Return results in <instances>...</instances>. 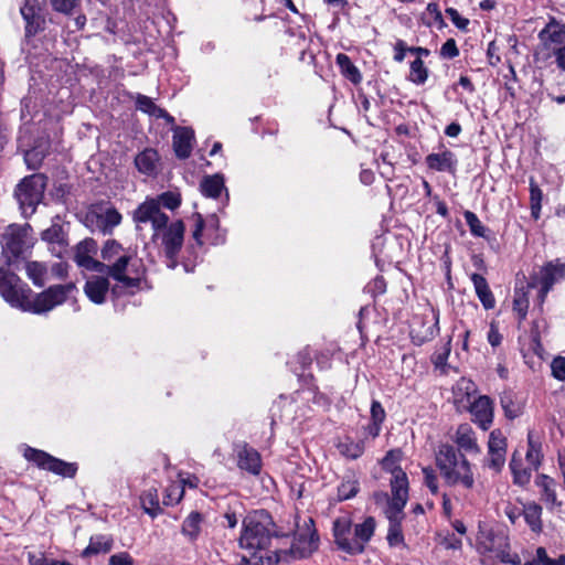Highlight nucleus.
Wrapping results in <instances>:
<instances>
[{"mask_svg":"<svg viewBox=\"0 0 565 565\" xmlns=\"http://www.w3.org/2000/svg\"><path fill=\"white\" fill-rule=\"evenodd\" d=\"M238 543L245 551L244 565H275L280 559L279 536L266 512H254L244 519Z\"/></svg>","mask_w":565,"mask_h":565,"instance_id":"nucleus-1","label":"nucleus"},{"mask_svg":"<svg viewBox=\"0 0 565 565\" xmlns=\"http://www.w3.org/2000/svg\"><path fill=\"white\" fill-rule=\"evenodd\" d=\"M395 452L390 451L383 459L384 469L388 470L392 475L390 483L392 486V500L388 508L384 510L387 519L390 520V527L387 532V542L390 546H397L403 544L404 536L401 527V520L403 518V509L408 500V479L402 468L396 467Z\"/></svg>","mask_w":565,"mask_h":565,"instance_id":"nucleus-2","label":"nucleus"},{"mask_svg":"<svg viewBox=\"0 0 565 565\" xmlns=\"http://www.w3.org/2000/svg\"><path fill=\"white\" fill-rule=\"evenodd\" d=\"M435 460L446 484L461 486L465 489L473 488L475 478L471 465L454 446L440 445L436 450Z\"/></svg>","mask_w":565,"mask_h":565,"instance_id":"nucleus-3","label":"nucleus"},{"mask_svg":"<svg viewBox=\"0 0 565 565\" xmlns=\"http://www.w3.org/2000/svg\"><path fill=\"white\" fill-rule=\"evenodd\" d=\"M143 268L141 259L137 258L135 253L126 252L113 264L106 265L107 274L117 285L113 288V294L119 296L122 290L138 289L143 278Z\"/></svg>","mask_w":565,"mask_h":565,"instance_id":"nucleus-4","label":"nucleus"},{"mask_svg":"<svg viewBox=\"0 0 565 565\" xmlns=\"http://www.w3.org/2000/svg\"><path fill=\"white\" fill-rule=\"evenodd\" d=\"M46 188V178L41 173L25 177L14 191L22 214L31 216L42 201Z\"/></svg>","mask_w":565,"mask_h":565,"instance_id":"nucleus-5","label":"nucleus"},{"mask_svg":"<svg viewBox=\"0 0 565 565\" xmlns=\"http://www.w3.org/2000/svg\"><path fill=\"white\" fill-rule=\"evenodd\" d=\"M74 291H76L74 282L50 286L33 298H30L26 311L35 315L46 313L55 307L63 305Z\"/></svg>","mask_w":565,"mask_h":565,"instance_id":"nucleus-6","label":"nucleus"},{"mask_svg":"<svg viewBox=\"0 0 565 565\" xmlns=\"http://www.w3.org/2000/svg\"><path fill=\"white\" fill-rule=\"evenodd\" d=\"M132 220L138 231H141L146 224L151 225L153 231V242L159 239L161 230L167 227V224L170 221L168 214L162 212L154 199H147L145 202L139 204L132 213Z\"/></svg>","mask_w":565,"mask_h":565,"instance_id":"nucleus-7","label":"nucleus"},{"mask_svg":"<svg viewBox=\"0 0 565 565\" xmlns=\"http://www.w3.org/2000/svg\"><path fill=\"white\" fill-rule=\"evenodd\" d=\"M31 290L22 285L20 278L8 270L0 269V295L12 307L26 311Z\"/></svg>","mask_w":565,"mask_h":565,"instance_id":"nucleus-8","label":"nucleus"},{"mask_svg":"<svg viewBox=\"0 0 565 565\" xmlns=\"http://www.w3.org/2000/svg\"><path fill=\"white\" fill-rule=\"evenodd\" d=\"M184 232L185 226L181 220L169 221L167 227L160 232L159 238L168 258V267L171 269L177 267V256L183 246Z\"/></svg>","mask_w":565,"mask_h":565,"instance_id":"nucleus-9","label":"nucleus"},{"mask_svg":"<svg viewBox=\"0 0 565 565\" xmlns=\"http://www.w3.org/2000/svg\"><path fill=\"white\" fill-rule=\"evenodd\" d=\"M23 456L28 461L34 462L39 468L62 477L72 478L77 471L75 463L63 461L43 450H39L32 447H25Z\"/></svg>","mask_w":565,"mask_h":565,"instance_id":"nucleus-10","label":"nucleus"},{"mask_svg":"<svg viewBox=\"0 0 565 565\" xmlns=\"http://www.w3.org/2000/svg\"><path fill=\"white\" fill-rule=\"evenodd\" d=\"M1 246L8 262L11 263L30 247L26 231L19 226H9L2 235Z\"/></svg>","mask_w":565,"mask_h":565,"instance_id":"nucleus-11","label":"nucleus"},{"mask_svg":"<svg viewBox=\"0 0 565 565\" xmlns=\"http://www.w3.org/2000/svg\"><path fill=\"white\" fill-rule=\"evenodd\" d=\"M96 253L97 243L93 238H85L76 245L74 260L79 267L104 274L106 270V264L94 258Z\"/></svg>","mask_w":565,"mask_h":565,"instance_id":"nucleus-12","label":"nucleus"},{"mask_svg":"<svg viewBox=\"0 0 565 565\" xmlns=\"http://www.w3.org/2000/svg\"><path fill=\"white\" fill-rule=\"evenodd\" d=\"M565 278V264L558 259L546 263L540 270L536 282L541 286L540 300L544 301L553 285Z\"/></svg>","mask_w":565,"mask_h":565,"instance_id":"nucleus-13","label":"nucleus"},{"mask_svg":"<svg viewBox=\"0 0 565 565\" xmlns=\"http://www.w3.org/2000/svg\"><path fill=\"white\" fill-rule=\"evenodd\" d=\"M312 519L305 522L306 529L299 530L294 537L290 546V553L295 557H307L318 547V537L313 529H311Z\"/></svg>","mask_w":565,"mask_h":565,"instance_id":"nucleus-14","label":"nucleus"},{"mask_svg":"<svg viewBox=\"0 0 565 565\" xmlns=\"http://www.w3.org/2000/svg\"><path fill=\"white\" fill-rule=\"evenodd\" d=\"M86 221L95 225L103 234H110L120 224L121 214L114 207H98L87 213Z\"/></svg>","mask_w":565,"mask_h":565,"instance_id":"nucleus-15","label":"nucleus"},{"mask_svg":"<svg viewBox=\"0 0 565 565\" xmlns=\"http://www.w3.org/2000/svg\"><path fill=\"white\" fill-rule=\"evenodd\" d=\"M351 520L347 516L338 518L333 522V536L337 546L350 554H361V546L356 543H352L353 536H351Z\"/></svg>","mask_w":565,"mask_h":565,"instance_id":"nucleus-16","label":"nucleus"},{"mask_svg":"<svg viewBox=\"0 0 565 565\" xmlns=\"http://www.w3.org/2000/svg\"><path fill=\"white\" fill-rule=\"evenodd\" d=\"M539 39L544 49L554 51L565 46V24L552 20L540 31Z\"/></svg>","mask_w":565,"mask_h":565,"instance_id":"nucleus-17","label":"nucleus"},{"mask_svg":"<svg viewBox=\"0 0 565 565\" xmlns=\"http://www.w3.org/2000/svg\"><path fill=\"white\" fill-rule=\"evenodd\" d=\"M472 420L482 429L488 430L493 422L492 401L483 395L479 396L470 406Z\"/></svg>","mask_w":565,"mask_h":565,"instance_id":"nucleus-18","label":"nucleus"},{"mask_svg":"<svg viewBox=\"0 0 565 565\" xmlns=\"http://www.w3.org/2000/svg\"><path fill=\"white\" fill-rule=\"evenodd\" d=\"M535 486L540 489L541 501L544 502L548 510H555L562 507L558 500L556 489L557 482L547 475H539L535 479Z\"/></svg>","mask_w":565,"mask_h":565,"instance_id":"nucleus-19","label":"nucleus"},{"mask_svg":"<svg viewBox=\"0 0 565 565\" xmlns=\"http://www.w3.org/2000/svg\"><path fill=\"white\" fill-rule=\"evenodd\" d=\"M173 149L179 159H186L191 156L194 131L189 127H175L173 129Z\"/></svg>","mask_w":565,"mask_h":565,"instance_id":"nucleus-20","label":"nucleus"},{"mask_svg":"<svg viewBox=\"0 0 565 565\" xmlns=\"http://www.w3.org/2000/svg\"><path fill=\"white\" fill-rule=\"evenodd\" d=\"M426 163L429 169L439 172L455 173L458 160L450 150H444L438 153H430L426 157Z\"/></svg>","mask_w":565,"mask_h":565,"instance_id":"nucleus-21","label":"nucleus"},{"mask_svg":"<svg viewBox=\"0 0 565 565\" xmlns=\"http://www.w3.org/2000/svg\"><path fill=\"white\" fill-rule=\"evenodd\" d=\"M21 14L25 21L26 35H34L42 23L41 8L38 0H25L21 8Z\"/></svg>","mask_w":565,"mask_h":565,"instance_id":"nucleus-22","label":"nucleus"},{"mask_svg":"<svg viewBox=\"0 0 565 565\" xmlns=\"http://www.w3.org/2000/svg\"><path fill=\"white\" fill-rule=\"evenodd\" d=\"M84 291L90 301L102 305L105 302L109 291V281L106 277H92L86 281Z\"/></svg>","mask_w":565,"mask_h":565,"instance_id":"nucleus-23","label":"nucleus"},{"mask_svg":"<svg viewBox=\"0 0 565 565\" xmlns=\"http://www.w3.org/2000/svg\"><path fill=\"white\" fill-rule=\"evenodd\" d=\"M237 465L241 469L257 475L260 471V456L255 449L242 446L237 450Z\"/></svg>","mask_w":565,"mask_h":565,"instance_id":"nucleus-24","label":"nucleus"},{"mask_svg":"<svg viewBox=\"0 0 565 565\" xmlns=\"http://www.w3.org/2000/svg\"><path fill=\"white\" fill-rule=\"evenodd\" d=\"M455 441L462 450L467 452H480L477 438L472 427L469 424H461L456 430Z\"/></svg>","mask_w":565,"mask_h":565,"instance_id":"nucleus-25","label":"nucleus"},{"mask_svg":"<svg viewBox=\"0 0 565 565\" xmlns=\"http://www.w3.org/2000/svg\"><path fill=\"white\" fill-rule=\"evenodd\" d=\"M159 154L154 149H145L135 158V164L139 172L151 175L157 171Z\"/></svg>","mask_w":565,"mask_h":565,"instance_id":"nucleus-26","label":"nucleus"},{"mask_svg":"<svg viewBox=\"0 0 565 565\" xmlns=\"http://www.w3.org/2000/svg\"><path fill=\"white\" fill-rule=\"evenodd\" d=\"M375 526L376 522L373 516H367L362 523L354 526L352 543H356L361 546V553L364 552L365 544L373 536Z\"/></svg>","mask_w":565,"mask_h":565,"instance_id":"nucleus-27","label":"nucleus"},{"mask_svg":"<svg viewBox=\"0 0 565 565\" xmlns=\"http://www.w3.org/2000/svg\"><path fill=\"white\" fill-rule=\"evenodd\" d=\"M204 522L203 514L193 511L183 521L181 533L190 541L194 542L199 539Z\"/></svg>","mask_w":565,"mask_h":565,"instance_id":"nucleus-28","label":"nucleus"},{"mask_svg":"<svg viewBox=\"0 0 565 565\" xmlns=\"http://www.w3.org/2000/svg\"><path fill=\"white\" fill-rule=\"evenodd\" d=\"M136 106L139 110H141L152 117L164 118L168 124L174 122V118L172 116H170L164 109L158 107L153 103V100L146 95L138 94V96L136 98Z\"/></svg>","mask_w":565,"mask_h":565,"instance_id":"nucleus-29","label":"nucleus"},{"mask_svg":"<svg viewBox=\"0 0 565 565\" xmlns=\"http://www.w3.org/2000/svg\"><path fill=\"white\" fill-rule=\"evenodd\" d=\"M471 280L473 282L476 294L483 307L486 309H492L495 305V300L486 278L479 274H472Z\"/></svg>","mask_w":565,"mask_h":565,"instance_id":"nucleus-30","label":"nucleus"},{"mask_svg":"<svg viewBox=\"0 0 565 565\" xmlns=\"http://www.w3.org/2000/svg\"><path fill=\"white\" fill-rule=\"evenodd\" d=\"M200 190L206 198H218L225 190L223 177L221 174L205 175L200 183Z\"/></svg>","mask_w":565,"mask_h":565,"instance_id":"nucleus-31","label":"nucleus"},{"mask_svg":"<svg viewBox=\"0 0 565 565\" xmlns=\"http://www.w3.org/2000/svg\"><path fill=\"white\" fill-rule=\"evenodd\" d=\"M542 457V444L540 438L533 431H529L527 450L525 455L527 463L534 469H537L541 465Z\"/></svg>","mask_w":565,"mask_h":565,"instance_id":"nucleus-32","label":"nucleus"},{"mask_svg":"<svg viewBox=\"0 0 565 565\" xmlns=\"http://www.w3.org/2000/svg\"><path fill=\"white\" fill-rule=\"evenodd\" d=\"M522 514L525 522L529 524L533 532H541L542 530V508L536 502H529L523 505Z\"/></svg>","mask_w":565,"mask_h":565,"instance_id":"nucleus-33","label":"nucleus"},{"mask_svg":"<svg viewBox=\"0 0 565 565\" xmlns=\"http://www.w3.org/2000/svg\"><path fill=\"white\" fill-rule=\"evenodd\" d=\"M141 507L143 511L151 518H156L161 513L160 501L157 488L146 490L141 497Z\"/></svg>","mask_w":565,"mask_h":565,"instance_id":"nucleus-34","label":"nucleus"},{"mask_svg":"<svg viewBox=\"0 0 565 565\" xmlns=\"http://www.w3.org/2000/svg\"><path fill=\"white\" fill-rule=\"evenodd\" d=\"M42 239L50 244H56L58 246V250L54 253L57 256L62 255V252L66 246V238L62 225L52 224L42 233Z\"/></svg>","mask_w":565,"mask_h":565,"instance_id":"nucleus-35","label":"nucleus"},{"mask_svg":"<svg viewBox=\"0 0 565 565\" xmlns=\"http://www.w3.org/2000/svg\"><path fill=\"white\" fill-rule=\"evenodd\" d=\"M337 64L343 76L354 84H359L362 81V76L358 67L351 62V58L343 53L337 55Z\"/></svg>","mask_w":565,"mask_h":565,"instance_id":"nucleus-36","label":"nucleus"},{"mask_svg":"<svg viewBox=\"0 0 565 565\" xmlns=\"http://www.w3.org/2000/svg\"><path fill=\"white\" fill-rule=\"evenodd\" d=\"M359 492V480L354 473H348L343 477L338 487V498L340 501L349 500Z\"/></svg>","mask_w":565,"mask_h":565,"instance_id":"nucleus-37","label":"nucleus"},{"mask_svg":"<svg viewBox=\"0 0 565 565\" xmlns=\"http://www.w3.org/2000/svg\"><path fill=\"white\" fill-rule=\"evenodd\" d=\"M28 277L38 287H43L46 282L47 268L40 262H28L25 264Z\"/></svg>","mask_w":565,"mask_h":565,"instance_id":"nucleus-38","label":"nucleus"},{"mask_svg":"<svg viewBox=\"0 0 565 565\" xmlns=\"http://www.w3.org/2000/svg\"><path fill=\"white\" fill-rule=\"evenodd\" d=\"M510 469L513 475V482L518 486H525L530 482L531 472L522 467L521 459L518 458V454L514 452L510 461Z\"/></svg>","mask_w":565,"mask_h":565,"instance_id":"nucleus-39","label":"nucleus"},{"mask_svg":"<svg viewBox=\"0 0 565 565\" xmlns=\"http://www.w3.org/2000/svg\"><path fill=\"white\" fill-rule=\"evenodd\" d=\"M130 252L125 249L121 244L115 239H107L102 248V258L107 262H115L122 256L124 253Z\"/></svg>","mask_w":565,"mask_h":565,"instance_id":"nucleus-40","label":"nucleus"},{"mask_svg":"<svg viewBox=\"0 0 565 565\" xmlns=\"http://www.w3.org/2000/svg\"><path fill=\"white\" fill-rule=\"evenodd\" d=\"M500 404L508 418L514 419L521 414V406L514 401L512 392H504L500 396Z\"/></svg>","mask_w":565,"mask_h":565,"instance_id":"nucleus-41","label":"nucleus"},{"mask_svg":"<svg viewBox=\"0 0 565 565\" xmlns=\"http://www.w3.org/2000/svg\"><path fill=\"white\" fill-rule=\"evenodd\" d=\"M497 537L490 530H480L477 536V545L480 553L497 552Z\"/></svg>","mask_w":565,"mask_h":565,"instance_id":"nucleus-42","label":"nucleus"},{"mask_svg":"<svg viewBox=\"0 0 565 565\" xmlns=\"http://www.w3.org/2000/svg\"><path fill=\"white\" fill-rule=\"evenodd\" d=\"M427 77L428 70L422 58L417 57L411 64L409 79L417 85H423L427 81Z\"/></svg>","mask_w":565,"mask_h":565,"instance_id":"nucleus-43","label":"nucleus"},{"mask_svg":"<svg viewBox=\"0 0 565 565\" xmlns=\"http://www.w3.org/2000/svg\"><path fill=\"white\" fill-rule=\"evenodd\" d=\"M542 191L536 184V182L531 179L530 180V201H531V214L537 220L541 213V202H542Z\"/></svg>","mask_w":565,"mask_h":565,"instance_id":"nucleus-44","label":"nucleus"},{"mask_svg":"<svg viewBox=\"0 0 565 565\" xmlns=\"http://www.w3.org/2000/svg\"><path fill=\"white\" fill-rule=\"evenodd\" d=\"M184 494L183 486L179 482H172L168 486L163 497V504L173 505L181 501Z\"/></svg>","mask_w":565,"mask_h":565,"instance_id":"nucleus-45","label":"nucleus"},{"mask_svg":"<svg viewBox=\"0 0 565 565\" xmlns=\"http://www.w3.org/2000/svg\"><path fill=\"white\" fill-rule=\"evenodd\" d=\"M338 448H339V451L343 456L351 458V459L359 458L364 451V445L361 441H359V443H354V441L340 443Z\"/></svg>","mask_w":565,"mask_h":565,"instance_id":"nucleus-46","label":"nucleus"},{"mask_svg":"<svg viewBox=\"0 0 565 565\" xmlns=\"http://www.w3.org/2000/svg\"><path fill=\"white\" fill-rule=\"evenodd\" d=\"M111 548V543L103 537L92 539L88 546L84 550L83 555L89 556L98 553H106Z\"/></svg>","mask_w":565,"mask_h":565,"instance_id":"nucleus-47","label":"nucleus"},{"mask_svg":"<svg viewBox=\"0 0 565 565\" xmlns=\"http://www.w3.org/2000/svg\"><path fill=\"white\" fill-rule=\"evenodd\" d=\"M488 450L507 452V438L500 429L490 433Z\"/></svg>","mask_w":565,"mask_h":565,"instance_id":"nucleus-48","label":"nucleus"},{"mask_svg":"<svg viewBox=\"0 0 565 565\" xmlns=\"http://www.w3.org/2000/svg\"><path fill=\"white\" fill-rule=\"evenodd\" d=\"M465 220L475 236L483 237L486 235V227L473 212L466 211Z\"/></svg>","mask_w":565,"mask_h":565,"instance_id":"nucleus-49","label":"nucleus"},{"mask_svg":"<svg viewBox=\"0 0 565 565\" xmlns=\"http://www.w3.org/2000/svg\"><path fill=\"white\" fill-rule=\"evenodd\" d=\"M529 308V299L523 291H516L513 299V310L518 313L519 319L523 320L526 317Z\"/></svg>","mask_w":565,"mask_h":565,"instance_id":"nucleus-50","label":"nucleus"},{"mask_svg":"<svg viewBox=\"0 0 565 565\" xmlns=\"http://www.w3.org/2000/svg\"><path fill=\"white\" fill-rule=\"evenodd\" d=\"M45 153L39 148H33L24 153V161L29 169L35 170L40 167Z\"/></svg>","mask_w":565,"mask_h":565,"instance_id":"nucleus-51","label":"nucleus"},{"mask_svg":"<svg viewBox=\"0 0 565 565\" xmlns=\"http://www.w3.org/2000/svg\"><path fill=\"white\" fill-rule=\"evenodd\" d=\"M154 200L158 202L160 209L164 206L169 210H175L181 203L180 195L172 192H164Z\"/></svg>","mask_w":565,"mask_h":565,"instance_id":"nucleus-52","label":"nucleus"},{"mask_svg":"<svg viewBox=\"0 0 565 565\" xmlns=\"http://www.w3.org/2000/svg\"><path fill=\"white\" fill-rule=\"evenodd\" d=\"M533 561L540 563V565H565L564 555H561L558 558H551L544 547H539L536 550V557Z\"/></svg>","mask_w":565,"mask_h":565,"instance_id":"nucleus-53","label":"nucleus"},{"mask_svg":"<svg viewBox=\"0 0 565 565\" xmlns=\"http://www.w3.org/2000/svg\"><path fill=\"white\" fill-rule=\"evenodd\" d=\"M505 455L507 452L488 450V467L495 472L501 471L505 463Z\"/></svg>","mask_w":565,"mask_h":565,"instance_id":"nucleus-54","label":"nucleus"},{"mask_svg":"<svg viewBox=\"0 0 565 565\" xmlns=\"http://www.w3.org/2000/svg\"><path fill=\"white\" fill-rule=\"evenodd\" d=\"M552 375L558 381H565V358L556 356L551 363Z\"/></svg>","mask_w":565,"mask_h":565,"instance_id":"nucleus-55","label":"nucleus"},{"mask_svg":"<svg viewBox=\"0 0 565 565\" xmlns=\"http://www.w3.org/2000/svg\"><path fill=\"white\" fill-rule=\"evenodd\" d=\"M424 475V483L430 490L431 493L436 494L438 492V480L435 471L429 468H423Z\"/></svg>","mask_w":565,"mask_h":565,"instance_id":"nucleus-56","label":"nucleus"},{"mask_svg":"<svg viewBox=\"0 0 565 565\" xmlns=\"http://www.w3.org/2000/svg\"><path fill=\"white\" fill-rule=\"evenodd\" d=\"M446 13L447 15L450 18V20L452 21V23L460 30H466L468 24H469V20L466 19V18H462L459 12L454 9V8H448L446 9Z\"/></svg>","mask_w":565,"mask_h":565,"instance_id":"nucleus-57","label":"nucleus"},{"mask_svg":"<svg viewBox=\"0 0 565 565\" xmlns=\"http://www.w3.org/2000/svg\"><path fill=\"white\" fill-rule=\"evenodd\" d=\"M458 54L459 51L454 39L447 40L440 49V55L446 58H454Z\"/></svg>","mask_w":565,"mask_h":565,"instance_id":"nucleus-58","label":"nucleus"},{"mask_svg":"<svg viewBox=\"0 0 565 565\" xmlns=\"http://www.w3.org/2000/svg\"><path fill=\"white\" fill-rule=\"evenodd\" d=\"M51 3L56 11L68 14L76 6L77 0H51Z\"/></svg>","mask_w":565,"mask_h":565,"instance_id":"nucleus-59","label":"nucleus"},{"mask_svg":"<svg viewBox=\"0 0 565 565\" xmlns=\"http://www.w3.org/2000/svg\"><path fill=\"white\" fill-rule=\"evenodd\" d=\"M371 419L374 424H382L385 419V411L382 407L381 403L377 401H373L371 405Z\"/></svg>","mask_w":565,"mask_h":565,"instance_id":"nucleus-60","label":"nucleus"},{"mask_svg":"<svg viewBox=\"0 0 565 565\" xmlns=\"http://www.w3.org/2000/svg\"><path fill=\"white\" fill-rule=\"evenodd\" d=\"M108 565H134V559L127 552H121L111 555Z\"/></svg>","mask_w":565,"mask_h":565,"instance_id":"nucleus-61","label":"nucleus"},{"mask_svg":"<svg viewBox=\"0 0 565 565\" xmlns=\"http://www.w3.org/2000/svg\"><path fill=\"white\" fill-rule=\"evenodd\" d=\"M194 218H195V228L193 231V238L198 242L199 245H201L202 242L200 238H201L202 231L204 227V221H203L202 215L199 213L194 214Z\"/></svg>","mask_w":565,"mask_h":565,"instance_id":"nucleus-62","label":"nucleus"},{"mask_svg":"<svg viewBox=\"0 0 565 565\" xmlns=\"http://www.w3.org/2000/svg\"><path fill=\"white\" fill-rule=\"evenodd\" d=\"M67 264L65 263H55L54 265H52L51 267V274L56 277V278H65L67 276Z\"/></svg>","mask_w":565,"mask_h":565,"instance_id":"nucleus-63","label":"nucleus"},{"mask_svg":"<svg viewBox=\"0 0 565 565\" xmlns=\"http://www.w3.org/2000/svg\"><path fill=\"white\" fill-rule=\"evenodd\" d=\"M28 561L30 565H50V562L43 553H29Z\"/></svg>","mask_w":565,"mask_h":565,"instance_id":"nucleus-64","label":"nucleus"}]
</instances>
